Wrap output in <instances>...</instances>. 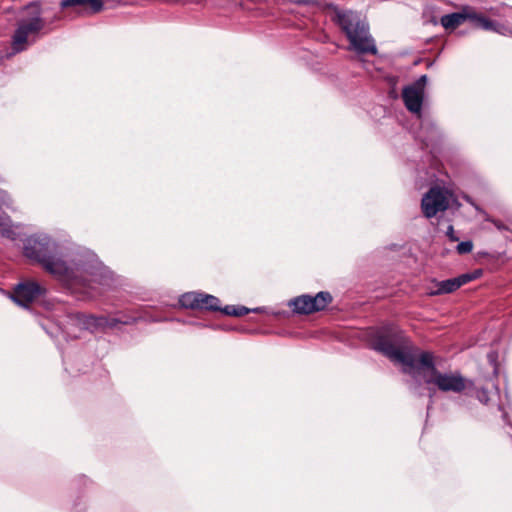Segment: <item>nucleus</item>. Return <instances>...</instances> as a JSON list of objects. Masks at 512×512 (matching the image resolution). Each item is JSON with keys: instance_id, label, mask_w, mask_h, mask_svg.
Returning a JSON list of instances; mask_svg holds the SVG:
<instances>
[{"instance_id": "obj_1", "label": "nucleus", "mask_w": 512, "mask_h": 512, "mask_svg": "<svg viewBox=\"0 0 512 512\" xmlns=\"http://www.w3.org/2000/svg\"><path fill=\"white\" fill-rule=\"evenodd\" d=\"M373 349L382 353L392 362L403 365V371L411 373L418 368L419 354L410 340L398 328L389 325L379 330L372 341Z\"/></svg>"}, {"instance_id": "obj_2", "label": "nucleus", "mask_w": 512, "mask_h": 512, "mask_svg": "<svg viewBox=\"0 0 512 512\" xmlns=\"http://www.w3.org/2000/svg\"><path fill=\"white\" fill-rule=\"evenodd\" d=\"M24 255L60 280L68 281L74 275L73 270L59 256L57 244L48 237L28 238L24 245Z\"/></svg>"}, {"instance_id": "obj_3", "label": "nucleus", "mask_w": 512, "mask_h": 512, "mask_svg": "<svg viewBox=\"0 0 512 512\" xmlns=\"http://www.w3.org/2000/svg\"><path fill=\"white\" fill-rule=\"evenodd\" d=\"M336 23L349 41V50L361 55L377 54L378 50L369 32V25L359 13L352 10H338Z\"/></svg>"}, {"instance_id": "obj_4", "label": "nucleus", "mask_w": 512, "mask_h": 512, "mask_svg": "<svg viewBox=\"0 0 512 512\" xmlns=\"http://www.w3.org/2000/svg\"><path fill=\"white\" fill-rule=\"evenodd\" d=\"M421 369H423L424 382L435 385L442 392L461 394L467 389L474 388V382L462 376L460 372H440L435 366L431 352L425 351L419 354L418 368L415 370Z\"/></svg>"}, {"instance_id": "obj_5", "label": "nucleus", "mask_w": 512, "mask_h": 512, "mask_svg": "<svg viewBox=\"0 0 512 512\" xmlns=\"http://www.w3.org/2000/svg\"><path fill=\"white\" fill-rule=\"evenodd\" d=\"M43 26L44 23L40 17L21 21L12 37V49L14 53L24 51L30 43L35 42Z\"/></svg>"}, {"instance_id": "obj_6", "label": "nucleus", "mask_w": 512, "mask_h": 512, "mask_svg": "<svg viewBox=\"0 0 512 512\" xmlns=\"http://www.w3.org/2000/svg\"><path fill=\"white\" fill-rule=\"evenodd\" d=\"M332 300L333 298L329 292L320 291L315 296L305 294L295 297L289 305L294 312L307 315L324 310Z\"/></svg>"}, {"instance_id": "obj_7", "label": "nucleus", "mask_w": 512, "mask_h": 512, "mask_svg": "<svg viewBox=\"0 0 512 512\" xmlns=\"http://www.w3.org/2000/svg\"><path fill=\"white\" fill-rule=\"evenodd\" d=\"M427 76L422 75L411 85L402 90V99L408 111L421 115Z\"/></svg>"}, {"instance_id": "obj_8", "label": "nucleus", "mask_w": 512, "mask_h": 512, "mask_svg": "<svg viewBox=\"0 0 512 512\" xmlns=\"http://www.w3.org/2000/svg\"><path fill=\"white\" fill-rule=\"evenodd\" d=\"M449 207V200L446 193L439 187L431 188L424 194L421 201V208L426 218L434 217L438 212H443Z\"/></svg>"}, {"instance_id": "obj_9", "label": "nucleus", "mask_w": 512, "mask_h": 512, "mask_svg": "<svg viewBox=\"0 0 512 512\" xmlns=\"http://www.w3.org/2000/svg\"><path fill=\"white\" fill-rule=\"evenodd\" d=\"M46 292L45 288L35 281H26L15 286L12 300L20 306L28 307L34 300Z\"/></svg>"}, {"instance_id": "obj_10", "label": "nucleus", "mask_w": 512, "mask_h": 512, "mask_svg": "<svg viewBox=\"0 0 512 512\" xmlns=\"http://www.w3.org/2000/svg\"><path fill=\"white\" fill-rule=\"evenodd\" d=\"M199 309H206L211 311H221L228 316H244L250 312L245 306L227 305L224 308L220 307V300L209 294L201 293Z\"/></svg>"}, {"instance_id": "obj_11", "label": "nucleus", "mask_w": 512, "mask_h": 512, "mask_svg": "<svg viewBox=\"0 0 512 512\" xmlns=\"http://www.w3.org/2000/svg\"><path fill=\"white\" fill-rule=\"evenodd\" d=\"M77 322L91 332L103 331L110 328V318L107 316H95L92 314L78 313L75 315Z\"/></svg>"}, {"instance_id": "obj_12", "label": "nucleus", "mask_w": 512, "mask_h": 512, "mask_svg": "<svg viewBox=\"0 0 512 512\" xmlns=\"http://www.w3.org/2000/svg\"><path fill=\"white\" fill-rule=\"evenodd\" d=\"M475 279V276L471 274H462L458 277L443 280L440 282H437V289L435 291L429 292V295H441V294H448L456 291L461 286L467 284L468 282Z\"/></svg>"}, {"instance_id": "obj_13", "label": "nucleus", "mask_w": 512, "mask_h": 512, "mask_svg": "<svg viewBox=\"0 0 512 512\" xmlns=\"http://www.w3.org/2000/svg\"><path fill=\"white\" fill-rule=\"evenodd\" d=\"M472 17V7L464 6L461 11L443 15L440 18L441 25L449 31L455 30L461 26L465 21L470 20Z\"/></svg>"}, {"instance_id": "obj_14", "label": "nucleus", "mask_w": 512, "mask_h": 512, "mask_svg": "<svg viewBox=\"0 0 512 512\" xmlns=\"http://www.w3.org/2000/svg\"><path fill=\"white\" fill-rule=\"evenodd\" d=\"M60 5L62 8H68V7L88 8L91 13H97L103 9V1L102 0H62Z\"/></svg>"}, {"instance_id": "obj_15", "label": "nucleus", "mask_w": 512, "mask_h": 512, "mask_svg": "<svg viewBox=\"0 0 512 512\" xmlns=\"http://www.w3.org/2000/svg\"><path fill=\"white\" fill-rule=\"evenodd\" d=\"M471 21L475 24L476 27H479L483 30L494 31V29H496L497 22L488 19L483 14L477 13L474 8H472Z\"/></svg>"}, {"instance_id": "obj_16", "label": "nucleus", "mask_w": 512, "mask_h": 512, "mask_svg": "<svg viewBox=\"0 0 512 512\" xmlns=\"http://www.w3.org/2000/svg\"><path fill=\"white\" fill-rule=\"evenodd\" d=\"M200 297H201V293L188 292V293L183 294L180 297L179 303L184 308L199 309Z\"/></svg>"}, {"instance_id": "obj_17", "label": "nucleus", "mask_w": 512, "mask_h": 512, "mask_svg": "<svg viewBox=\"0 0 512 512\" xmlns=\"http://www.w3.org/2000/svg\"><path fill=\"white\" fill-rule=\"evenodd\" d=\"M110 318V328L116 327L118 324L123 325H132L137 322L138 318L129 315H120L109 317Z\"/></svg>"}, {"instance_id": "obj_18", "label": "nucleus", "mask_w": 512, "mask_h": 512, "mask_svg": "<svg viewBox=\"0 0 512 512\" xmlns=\"http://www.w3.org/2000/svg\"><path fill=\"white\" fill-rule=\"evenodd\" d=\"M472 249H473L472 241H463V242H460L456 246V251L460 255L468 254V253H470L472 251Z\"/></svg>"}, {"instance_id": "obj_19", "label": "nucleus", "mask_w": 512, "mask_h": 512, "mask_svg": "<svg viewBox=\"0 0 512 512\" xmlns=\"http://www.w3.org/2000/svg\"><path fill=\"white\" fill-rule=\"evenodd\" d=\"M494 32H497L502 35L512 34V30L509 27H507L503 24H500V23H496V29H494Z\"/></svg>"}, {"instance_id": "obj_20", "label": "nucleus", "mask_w": 512, "mask_h": 512, "mask_svg": "<svg viewBox=\"0 0 512 512\" xmlns=\"http://www.w3.org/2000/svg\"><path fill=\"white\" fill-rule=\"evenodd\" d=\"M446 235L452 242H456L459 240V238L455 234V231H454V228L452 225L448 226Z\"/></svg>"}, {"instance_id": "obj_21", "label": "nucleus", "mask_w": 512, "mask_h": 512, "mask_svg": "<svg viewBox=\"0 0 512 512\" xmlns=\"http://www.w3.org/2000/svg\"><path fill=\"white\" fill-rule=\"evenodd\" d=\"M466 201L475 207L476 210H480V208L474 203V201L470 197H465Z\"/></svg>"}, {"instance_id": "obj_22", "label": "nucleus", "mask_w": 512, "mask_h": 512, "mask_svg": "<svg viewBox=\"0 0 512 512\" xmlns=\"http://www.w3.org/2000/svg\"><path fill=\"white\" fill-rule=\"evenodd\" d=\"M471 275L475 276V279L478 278L481 275V271H475L474 273H470Z\"/></svg>"}]
</instances>
